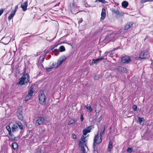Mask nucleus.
<instances>
[{"instance_id": "10", "label": "nucleus", "mask_w": 153, "mask_h": 153, "mask_svg": "<svg viewBox=\"0 0 153 153\" xmlns=\"http://www.w3.org/2000/svg\"><path fill=\"white\" fill-rule=\"evenodd\" d=\"M121 60L122 62L124 63H128L131 61V59L129 56H125L122 57Z\"/></svg>"}, {"instance_id": "40", "label": "nucleus", "mask_w": 153, "mask_h": 153, "mask_svg": "<svg viewBox=\"0 0 153 153\" xmlns=\"http://www.w3.org/2000/svg\"><path fill=\"white\" fill-rule=\"evenodd\" d=\"M148 1H149V0H141L140 2L142 4H143Z\"/></svg>"}, {"instance_id": "15", "label": "nucleus", "mask_w": 153, "mask_h": 153, "mask_svg": "<svg viewBox=\"0 0 153 153\" xmlns=\"http://www.w3.org/2000/svg\"><path fill=\"white\" fill-rule=\"evenodd\" d=\"M41 58V56H40L39 58V59L38 61L37 65L38 66H39L40 65L43 67V65L42 64V63L44 61L45 58V57H43L41 60H40V59Z\"/></svg>"}, {"instance_id": "51", "label": "nucleus", "mask_w": 153, "mask_h": 153, "mask_svg": "<svg viewBox=\"0 0 153 153\" xmlns=\"http://www.w3.org/2000/svg\"><path fill=\"white\" fill-rule=\"evenodd\" d=\"M13 53H14V56H15V53H16V51H13Z\"/></svg>"}, {"instance_id": "9", "label": "nucleus", "mask_w": 153, "mask_h": 153, "mask_svg": "<svg viewBox=\"0 0 153 153\" xmlns=\"http://www.w3.org/2000/svg\"><path fill=\"white\" fill-rule=\"evenodd\" d=\"M71 7V12L74 14H76L78 13V10L76 7V5L75 3L73 2L72 3V6Z\"/></svg>"}, {"instance_id": "37", "label": "nucleus", "mask_w": 153, "mask_h": 153, "mask_svg": "<svg viewBox=\"0 0 153 153\" xmlns=\"http://www.w3.org/2000/svg\"><path fill=\"white\" fill-rule=\"evenodd\" d=\"M84 143L82 142L81 141H80L79 143V146L82 148V146H83V145Z\"/></svg>"}, {"instance_id": "50", "label": "nucleus", "mask_w": 153, "mask_h": 153, "mask_svg": "<svg viewBox=\"0 0 153 153\" xmlns=\"http://www.w3.org/2000/svg\"><path fill=\"white\" fill-rule=\"evenodd\" d=\"M40 54V53L39 52H37L36 53V56L39 55Z\"/></svg>"}, {"instance_id": "14", "label": "nucleus", "mask_w": 153, "mask_h": 153, "mask_svg": "<svg viewBox=\"0 0 153 153\" xmlns=\"http://www.w3.org/2000/svg\"><path fill=\"white\" fill-rule=\"evenodd\" d=\"M27 1L25 2L24 3L21 4V7L23 11H25L27 10Z\"/></svg>"}, {"instance_id": "56", "label": "nucleus", "mask_w": 153, "mask_h": 153, "mask_svg": "<svg viewBox=\"0 0 153 153\" xmlns=\"http://www.w3.org/2000/svg\"><path fill=\"white\" fill-rule=\"evenodd\" d=\"M42 131H43V132H44L45 131V130H43Z\"/></svg>"}, {"instance_id": "18", "label": "nucleus", "mask_w": 153, "mask_h": 153, "mask_svg": "<svg viewBox=\"0 0 153 153\" xmlns=\"http://www.w3.org/2000/svg\"><path fill=\"white\" fill-rule=\"evenodd\" d=\"M105 126H103L102 128L101 129L100 134H99L100 137H102V136L105 133Z\"/></svg>"}, {"instance_id": "55", "label": "nucleus", "mask_w": 153, "mask_h": 153, "mask_svg": "<svg viewBox=\"0 0 153 153\" xmlns=\"http://www.w3.org/2000/svg\"><path fill=\"white\" fill-rule=\"evenodd\" d=\"M101 117H100V118H99V120H101Z\"/></svg>"}, {"instance_id": "29", "label": "nucleus", "mask_w": 153, "mask_h": 153, "mask_svg": "<svg viewBox=\"0 0 153 153\" xmlns=\"http://www.w3.org/2000/svg\"><path fill=\"white\" fill-rule=\"evenodd\" d=\"M121 70L122 72H126L127 71V69L124 67H121Z\"/></svg>"}, {"instance_id": "34", "label": "nucleus", "mask_w": 153, "mask_h": 153, "mask_svg": "<svg viewBox=\"0 0 153 153\" xmlns=\"http://www.w3.org/2000/svg\"><path fill=\"white\" fill-rule=\"evenodd\" d=\"M133 149L132 148H128L127 149V152L129 153H131L132 152Z\"/></svg>"}, {"instance_id": "4", "label": "nucleus", "mask_w": 153, "mask_h": 153, "mask_svg": "<svg viewBox=\"0 0 153 153\" xmlns=\"http://www.w3.org/2000/svg\"><path fill=\"white\" fill-rule=\"evenodd\" d=\"M99 130L98 131L97 134L95 135L94 140V145L96 146L100 144L102 141V137L99 136Z\"/></svg>"}, {"instance_id": "22", "label": "nucleus", "mask_w": 153, "mask_h": 153, "mask_svg": "<svg viewBox=\"0 0 153 153\" xmlns=\"http://www.w3.org/2000/svg\"><path fill=\"white\" fill-rule=\"evenodd\" d=\"M113 143L112 141H110L109 142L108 146V152H110L111 151V149L112 147V145Z\"/></svg>"}, {"instance_id": "47", "label": "nucleus", "mask_w": 153, "mask_h": 153, "mask_svg": "<svg viewBox=\"0 0 153 153\" xmlns=\"http://www.w3.org/2000/svg\"><path fill=\"white\" fill-rule=\"evenodd\" d=\"M53 52H56V53H58L59 52V50L57 49H55L53 51Z\"/></svg>"}, {"instance_id": "33", "label": "nucleus", "mask_w": 153, "mask_h": 153, "mask_svg": "<svg viewBox=\"0 0 153 153\" xmlns=\"http://www.w3.org/2000/svg\"><path fill=\"white\" fill-rule=\"evenodd\" d=\"M41 149L40 148H39L36 149V153H41Z\"/></svg>"}, {"instance_id": "45", "label": "nucleus", "mask_w": 153, "mask_h": 153, "mask_svg": "<svg viewBox=\"0 0 153 153\" xmlns=\"http://www.w3.org/2000/svg\"><path fill=\"white\" fill-rule=\"evenodd\" d=\"M134 109V110L135 111H136L137 110V106L136 105H133V106H132Z\"/></svg>"}, {"instance_id": "6", "label": "nucleus", "mask_w": 153, "mask_h": 153, "mask_svg": "<svg viewBox=\"0 0 153 153\" xmlns=\"http://www.w3.org/2000/svg\"><path fill=\"white\" fill-rule=\"evenodd\" d=\"M44 121V119L42 117H38L37 120H36L35 124L37 126L42 125Z\"/></svg>"}, {"instance_id": "32", "label": "nucleus", "mask_w": 153, "mask_h": 153, "mask_svg": "<svg viewBox=\"0 0 153 153\" xmlns=\"http://www.w3.org/2000/svg\"><path fill=\"white\" fill-rule=\"evenodd\" d=\"M138 119L140 123H141L143 121H144V119L143 117L140 118V117H138Z\"/></svg>"}, {"instance_id": "16", "label": "nucleus", "mask_w": 153, "mask_h": 153, "mask_svg": "<svg viewBox=\"0 0 153 153\" xmlns=\"http://www.w3.org/2000/svg\"><path fill=\"white\" fill-rule=\"evenodd\" d=\"M18 129V126L16 124H13L11 126V132H13Z\"/></svg>"}, {"instance_id": "48", "label": "nucleus", "mask_w": 153, "mask_h": 153, "mask_svg": "<svg viewBox=\"0 0 153 153\" xmlns=\"http://www.w3.org/2000/svg\"><path fill=\"white\" fill-rule=\"evenodd\" d=\"M82 19H80L79 21V23H82Z\"/></svg>"}, {"instance_id": "24", "label": "nucleus", "mask_w": 153, "mask_h": 153, "mask_svg": "<svg viewBox=\"0 0 153 153\" xmlns=\"http://www.w3.org/2000/svg\"><path fill=\"white\" fill-rule=\"evenodd\" d=\"M112 12L113 13H114L117 15H121V13H120V12H119V11L118 10L114 9L113 10Z\"/></svg>"}, {"instance_id": "42", "label": "nucleus", "mask_w": 153, "mask_h": 153, "mask_svg": "<svg viewBox=\"0 0 153 153\" xmlns=\"http://www.w3.org/2000/svg\"><path fill=\"white\" fill-rule=\"evenodd\" d=\"M52 69V67H50V68H46V70L48 71H50Z\"/></svg>"}, {"instance_id": "5", "label": "nucleus", "mask_w": 153, "mask_h": 153, "mask_svg": "<svg viewBox=\"0 0 153 153\" xmlns=\"http://www.w3.org/2000/svg\"><path fill=\"white\" fill-rule=\"evenodd\" d=\"M149 56V53L147 51L141 52L140 55V58L142 59H146Z\"/></svg>"}, {"instance_id": "17", "label": "nucleus", "mask_w": 153, "mask_h": 153, "mask_svg": "<svg viewBox=\"0 0 153 153\" xmlns=\"http://www.w3.org/2000/svg\"><path fill=\"white\" fill-rule=\"evenodd\" d=\"M15 11H12L10 15L8 17V19L9 21L11 20L14 16L16 13H15Z\"/></svg>"}, {"instance_id": "23", "label": "nucleus", "mask_w": 153, "mask_h": 153, "mask_svg": "<svg viewBox=\"0 0 153 153\" xmlns=\"http://www.w3.org/2000/svg\"><path fill=\"white\" fill-rule=\"evenodd\" d=\"M128 5V3L126 1H123L122 3V5L124 8H126Z\"/></svg>"}, {"instance_id": "54", "label": "nucleus", "mask_w": 153, "mask_h": 153, "mask_svg": "<svg viewBox=\"0 0 153 153\" xmlns=\"http://www.w3.org/2000/svg\"><path fill=\"white\" fill-rule=\"evenodd\" d=\"M149 1L152 2L153 1V0H149Z\"/></svg>"}, {"instance_id": "28", "label": "nucleus", "mask_w": 153, "mask_h": 153, "mask_svg": "<svg viewBox=\"0 0 153 153\" xmlns=\"http://www.w3.org/2000/svg\"><path fill=\"white\" fill-rule=\"evenodd\" d=\"M6 128L8 131L9 133L11 134V129L10 126H6Z\"/></svg>"}, {"instance_id": "49", "label": "nucleus", "mask_w": 153, "mask_h": 153, "mask_svg": "<svg viewBox=\"0 0 153 153\" xmlns=\"http://www.w3.org/2000/svg\"><path fill=\"white\" fill-rule=\"evenodd\" d=\"M60 4V2L58 3L57 4H56L54 6V7H55L56 6H58L59 5V4Z\"/></svg>"}, {"instance_id": "1", "label": "nucleus", "mask_w": 153, "mask_h": 153, "mask_svg": "<svg viewBox=\"0 0 153 153\" xmlns=\"http://www.w3.org/2000/svg\"><path fill=\"white\" fill-rule=\"evenodd\" d=\"M30 78L29 75L27 74H24L22 77L19 79V82L17 83V85H27L29 82Z\"/></svg>"}, {"instance_id": "52", "label": "nucleus", "mask_w": 153, "mask_h": 153, "mask_svg": "<svg viewBox=\"0 0 153 153\" xmlns=\"http://www.w3.org/2000/svg\"><path fill=\"white\" fill-rule=\"evenodd\" d=\"M46 56V54H45L44 55L43 57H45V58Z\"/></svg>"}, {"instance_id": "27", "label": "nucleus", "mask_w": 153, "mask_h": 153, "mask_svg": "<svg viewBox=\"0 0 153 153\" xmlns=\"http://www.w3.org/2000/svg\"><path fill=\"white\" fill-rule=\"evenodd\" d=\"M16 123L17 124V125L18 126L20 129L22 130L23 128V126L22 124L19 122H16Z\"/></svg>"}, {"instance_id": "21", "label": "nucleus", "mask_w": 153, "mask_h": 153, "mask_svg": "<svg viewBox=\"0 0 153 153\" xmlns=\"http://www.w3.org/2000/svg\"><path fill=\"white\" fill-rule=\"evenodd\" d=\"M9 138L10 140H14L15 139V137L11 133V134L9 133Z\"/></svg>"}, {"instance_id": "12", "label": "nucleus", "mask_w": 153, "mask_h": 153, "mask_svg": "<svg viewBox=\"0 0 153 153\" xmlns=\"http://www.w3.org/2000/svg\"><path fill=\"white\" fill-rule=\"evenodd\" d=\"M91 129V126H88L83 131V134L84 135H86L88 133L90 132V130Z\"/></svg>"}, {"instance_id": "20", "label": "nucleus", "mask_w": 153, "mask_h": 153, "mask_svg": "<svg viewBox=\"0 0 153 153\" xmlns=\"http://www.w3.org/2000/svg\"><path fill=\"white\" fill-rule=\"evenodd\" d=\"M61 44L59 43V42H56L54 45L51 46V50H53L54 48L57 47L59 45Z\"/></svg>"}, {"instance_id": "13", "label": "nucleus", "mask_w": 153, "mask_h": 153, "mask_svg": "<svg viewBox=\"0 0 153 153\" xmlns=\"http://www.w3.org/2000/svg\"><path fill=\"white\" fill-rule=\"evenodd\" d=\"M133 23L132 22H128L126 24V25H125L124 30H128V29L130 28L133 25Z\"/></svg>"}, {"instance_id": "31", "label": "nucleus", "mask_w": 153, "mask_h": 153, "mask_svg": "<svg viewBox=\"0 0 153 153\" xmlns=\"http://www.w3.org/2000/svg\"><path fill=\"white\" fill-rule=\"evenodd\" d=\"M97 1H98L100 2H101L103 4H105L107 3V1L105 0H96Z\"/></svg>"}, {"instance_id": "43", "label": "nucleus", "mask_w": 153, "mask_h": 153, "mask_svg": "<svg viewBox=\"0 0 153 153\" xmlns=\"http://www.w3.org/2000/svg\"><path fill=\"white\" fill-rule=\"evenodd\" d=\"M108 53H109V56L110 57H112L113 56V53H112V51H111V52H109Z\"/></svg>"}, {"instance_id": "19", "label": "nucleus", "mask_w": 153, "mask_h": 153, "mask_svg": "<svg viewBox=\"0 0 153 153\" xmlns=\"http://www.w3.org/2000/svg\"><path fill=\"white\" fill-rule=\"evenodd\" d=\"M11 147L14 150L18 148V145L16 143L14 142L12 144Z\"/></svg>"}, {"instance_id": "41", "label": "nucleus", "mask_w": 153, "mask_h": 153, "mask_svg": "<svg viewBox=\"0 0 153 153\" xmlns=\"http://www.w3.org/2000/svg\"><path fill=\"white\" fill-rule=\"evenodd\" d=\"M95 146H94L93 145V148L94 149V152H95L96 151L97 153V148H96L95 147Z\"/></svg>"}, {"instance_id": "35", "label": "nucleus", "mask_w": 153, "mask_h": 153, "mask_svg": "<svg viewBox=\"0 0 153 153\" xmlns=\"http://www.w3.org/2000/svg\"><path fill=\"white\" fill-rule=\"evenodd\" d=\"M86 137H84V136H82L81 137V141L83 143H85V140L86 138Z\"/></svg>"}, {"instance_id": "38", "label": "nucleus", "mask_w": 153, "mask_h": 153, "mask_svg": "<svg viewBox=\"0 0 153 153\" xmlns=\"http://www.w3.org/2000/svg\"><path fill=\"white\" fill-rule=\"evenodd\" d=\"M86 108L88 110H89L90 111V112H91L92 111V109L91 108L90 106L86 107Z\"/></svg>"}, {"instance_id": "26", "label": "nucleus", "mask_w": 153, "mask_h": 153, "mask_svg": "<svg viewBox=\"0 0 153 153\" xmlns=\"http://www.w3.org/2000/svg\"><path fill=\"white\" fill-rule=\"evenodd\" d=\"M59 50L60 52H62L65 51V47L63 46H61L59 48Z\"/></svg>"}, {"instance_id": "36", "label": "nucleus", "mask_w": 153, "mask_h": 153, "mask_svg": "<svg viewBox=\"0 0 153 153\" xmlns=\"http://www.w3.org/2000/svg\"><path fill=\"white\" fill-rule=\"evenodd\" d=\"M81 152L82 153H85V149L84 146L81 148Z\"/></svg>"}, {"instance_id": "53", "label": "nucleus", "mask_w": 153, "mask_h": 153, "mask_svg": "<svg viewBox=\"0 0 153 153\" xmlns=\"http://www.w3.org/2000/svg\"><path fill=\"white\" fill-rule=\"evenodd\" d=\"M109 36H106L105 38V39H107L108 38V37Z\"/></svg>"}, {"instance_id": "46", "label": "nucleus", "mask_w": 153, "mask_h": 153, "mask_svg": "<svg viewBox=\"0 0 153 153\" xmlns=\"http://www.w3.org/2000/svg\"><path fill=\"white\" fill-rule=\"evenodd\" d=\"M80 119L81 121H82L84 120L83 117V115L82 114H81L80 116Z\"/></svg>"}, {"instance_id": "39", "label": "nucleus", "mask_w": 153, "mask_h": 153, "mask_svg": "<svg viewBox=\"0 0 153 153\" xmlns=\"http://www.w3.org/2000/svg\"><path fill=\"white\" fill-rule=\"evenodd\" d=\"M71 137L73 139H76V136L75 134H72Z\"/></svg>"}, {"instance_id": "44", "label": "nucleus", "mask_w": 153, "mask_h": 153, "mask_svg": "<svg viewBox=\"0 0 153 153\" xmlns=\"http://www.w3.org/2000/svg\"><path fill=\"white\" fill-rule=\"evenodd\" d=\"M18 8V5H17L15 6V9L14 10L12 11H15V13H16V12L17 9Z\"/></svg>"}, {"instance_id": "25", "label": "nucleus", "mask_w": 153, "mask_h": 153, "mask_svg": "<svg viewBox=\"0 0 153 153\" xmlns=\"http://www.w3.org/2000/svg\"><path fill=\"white\" fill-rule=\"evenodd\" d=\"M104 58L102 57H101L100 58H97L96 59H93L92 61V63H96L97 62L100 60H102V59H103Z\"/></svg>"}, {"instance_id": "7", "label": "nucleus", "mask_w": 153, "mask_h": 153, "mask_svg": "<svg viewBox=\"0 0 153 153\" xmlns=\"http://www.w3.org/2000/svg\"><path fill=\"white\" fill-rule=\"evenodd\" d=\"M17 115L18 118L19 120H22L23 117L22 115V109L21 108H19L17 111Z\"/></svg>"}, {"instance_id": "8", "label": "nucleus", "mask_w": 153, "mask_h": 153, "mask_svg": "<svg viewBox=\"0 0 153 153\" xmlns=\"http://www.w3.org/2000/svg\"><path fill=\"white\" fill-rule=\"evenodd\" d=\"M67 59V58L65 56H63L58 60L57 63V66L58 67L61 65Z\"/></svg>"}, {"instance_id": "30", "label": "nucleus", "mask_w": 153, "mask_h": 153, "mask_svg": "<svg viewBox=\"0 0 153 153\" xmlns=\"http://www.w3.org/2000/svg\"><path fill=\"white\" fill-rule=\"evenodd\" d=\"M75 122V121L74 120H71L68 123V125H71V124H73V123Z\"/></svg>"}, {"instance_id": "2", "label": "nucleus", "mask_w": 153, "mask_h": 153, "mask_svg": "<svg viewBox=\"0 0 153 153\" xmlns=\"http://www.w3.org/2000/svg\"><path fill=\"white\" fill-rule=\"evenodd\" d=\"M46 98L43 91L40 92L39 95V103L42 105L46 104Z\"/></svg>"}, {"instance_id": "3", "label": "nucleus", "mask_w": 153, "mask_h": 153, "mask_svg": "<svg viewBox=\"0 0 153 153\" xmlns=\"http://www.w3.org/2000/svg\"><path fill=\"white\" fill-rule=\"evenodd\" d=\"M33 88L32 86H31L28 91V94L25 97V101H27L31 99L33 94Z\"/></svg>"}, {"instance_id": "11", "label": "nucleus", "mask_w": 153, "mask_h": 153, "mask_svg": "<svg viewBox=\"0 0 153 153\" xmlns=\"http://www.w3.org/2000/svg\"><path fill=\"white\" fill-rule=\"evenodd\" d=\"M106 16V10L105 8L103 7L102 8L101 14V17L100 20L103 21L105 19Z\"/></svg>"}]
</instances>
